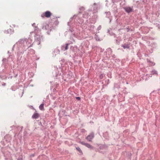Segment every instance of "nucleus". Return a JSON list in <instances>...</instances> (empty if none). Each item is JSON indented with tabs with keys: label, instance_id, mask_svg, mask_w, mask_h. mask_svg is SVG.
I'll list each match as a JSON object with an SVG mask.
<instances>
[{
	"label": "nucleus",
	"instance_id": "nucleus-1",
	"mask_svg": "<svg viewBox=\"0 0 160 160\" xmlns=\"http://www.w3.org/2000/svg\"><path fill=\"white\" fill-rule=\"evenodd\" d=\"M52 15L51 13L49 11H47L44 13H43L41 15V17L42 18H44L45 17L49 18Z\"/></svg>",
	"mask_w": 160,
	"mask_h": 160
},
{
	"label": "nucleus",
	"instance_id": "nucleus-2",
	"mask_svg": "<svg viewBox=\"0 0 160 160\" xmlns=\"http://www.w3.org/2000/svg\"><path fill=\"white\" fill-rule=\"evenodd\" d=\"M94 133H92L86 137V139L88 140V141H91L92 138H94Z\"/></svg>",
	"mask_w": 160,
	"mask_h": 160
},
{
	"label": "nucleus",
	"instance_id": "nucleus-3",
	"mask_svg": "<svg viewBox=\"0 0 160 160\" xmlns=\"http://www.w3.org/2000/svg\"><path fill=\"white\" fill-rule=\"evenodd\" d=\"M124 9L125 11L128 13H129L132 12L133 11L132 7H124Z\"/></svg>",
	"mask_w": 160,
	"mask_h": 160
},
{
	"label": "nucleus",
	"instance_id": "nucleus-4",
	"mask_svg": "<svg viewBox=\"0 0 160 160\" xmlns=\"http://www.w3.org/2000/svg\"><path fill=\"white\" fill-rule=\"evenodd\" d=\"M81 143L82 144L85 145V146H86V147H87V148H89L90 149L92 148V147L90 144H89L87 143H85L84 142H81Z\"/></svg>",
	"mask_w": 160,
	"mask_h": 160
},
{
	"label": "nucleus",
	"instance_id": "nucleus-5",
	"mask_svg": "<svg viewBox=\"0 0 160 160\" xmlns=\"http://www.w3.org/2000/svg\"><path fill=\"white\" fill-rule=\"evenodd\" d=\"M39 114L38 113H34L32 116V118L34 119L38 118L39 117Z\"/></svg>",
	"mask_w": 160,
	"mask_h": 160
},
{
	"label": "nucleus",
	"instance_id": "nucleus-6",
	"mask_svg": "<svg viewBox=\"0 0 160 160\" xmlns=\"http://www.w3.org/2000/svg\"><path fill=\"white\" fill-rule=\"evenodd\" d=\"M122 47L124 49H125L126 48H129V46L128 44H126L125 45H122Z\"/></svg>",
	"mask_w": 160,
	"mask_h": 160
},
{
	"label": "nucleus",
	"instance_id": "nucleus-7",
	"mask_svg": "<svg viewBox=\"0 0 160 160\" xmlns=\"http://www.w3.org/2000/svg\"><path fill=\"white\" fill-rule=\"evenodd\" d=\"M39 108L41 110H43L44 109V104H41L39 106Z\"/></svg>",
	"mask_w": 160,
	"mask_h": 160
},
{
	"label": "nucleus",
	"instance_id": "nucleus-8",
	"mask_svg": "<svg viewBox=\"0 0 160 160\" xmlns=\"http://www.w3.org/2000/svg\"><path fill=\"white\" fill-rule=\"evenodd\" d=\"M76 149H77V150H78L79 152H82V151H81V150L80 149V148H79V147H77V148H76Z\"/></svg>",
	"mask_w": 160,
	"mask_h": 160
},
{
	"label": "nucleus",
	"instance_id": "nucleus-9",
	"mask_svg": "<svg viewBox=\"0 0 160 160\" xmlns=\"http://www.w3.org/2000/svg\"><path fill=\"white\" fill-rule=\"evenodd\" d=\"M99 77H100V78H101V79H102L103 77V75L102 74H101L100 76H99Z\"/></svg>",
	"mask_w": 160,
	"mask_h": 160
},
{
	"label": "nucleus",
	"instance_id": "nucleus-10",
	"mask_svg": "<svg viewBox=\"0 0 160 160\" xmlns=\"http://www.w3.org/2000/svg\"><path fill=\"white\" fill-rule=\"evenodd\" d=\"M148 62H149V63H151V64H150L151 65H154L155 64L153 62H151L150 61H148Z\"/></svg>",
	"mask_w": 160,
	"mask_h": 160
},
{
	"label": "nucleus",
	"instance_id": "nucleus-11",
	"mask_svg": "<svg viewBox=\"0 0 160 160\" xmlns=\"http://www.w3.org/2000/svg\"><path fill=\"white\" fill-rule=\"evenodd\" d=\"M152 73L153 74H157L156 72L155 71H152Z\"/></svg>",
	"mask_w": 160,
	"mask_h": 160
},
{
	"label": "nucleus",
	"instance_id": "nucleus-12",
	"mask_svg": "<svg viewBox=\"0 0 160 160\" xmlns=\"http://www.w3.org/2000/svg\"><path fill=\"white\" fill-rule=\"evenodd\" d=\"M68 44H67V46H66L65 48V50H67L68 48Z\"/></svg>",
	"mask_w": 160,
	"mask_h": 160
},
{
	"label": "nucleus",
	"instance_id": "nucleus-13",
	"mask_svg": "<svg viewBox=\"0 0 160 160\" xmlns=\"http://www.w3.org/2000/svg\"><path fill=\"white\" fill-rule=\"evenodd\" d=\"M8 31H9L11 32V29H9L7 31V32H6L7 33H8V32H9Z\"/></svg>",
	"mask_w": 160,
	"mask_h": 160
},
{
	"label": "nucleus",
	"instance_id": "nucleus-14",
	"mask_svg": "<svg viewBox=\"0 0 160 160\" xmlns=\"http://www.w3.org/2000/svg\"><path fill=\"white\" fill-rule=\"evenodd\" d=\"M76 98L77 99H80V97H76Z\"/></svg>",
	"mask_w": 160,
	"mask_h": 160
},
{
	"label": "nucleus",
	"instance_id": "nucleus-15",
	"mask_svg": "<svg viewBox=\"0 0 160 160\" xmlns=\"http://www.w3.org/2000/svg\"><path fill=\"white\" fill-rule=\"evenodd\" d=\"M18 160H22L21 158H19L18 159Z\"/></svg>",
	"mask_w": 160,
	"mask_h": 160
}]
</instances>
